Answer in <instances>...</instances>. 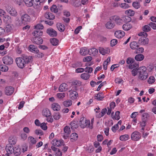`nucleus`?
<instances>
[{"instance_id": "1", "label": "nucleus", "mask_w": 156, "mask_h": 156, "mask_svg": "<svg viewBox=\"0 0 156 156\" xmlns=\"http://www.w3.org/2000/svg\"><path fill=\"white\" fill-rule=\"evenodd\" d=\"M33 58L32 56L23 55L22 57H17L16 59V62L18 66L20 69H23L26 65L32 62Z\"/></svg>"}, {"instance_id": "2", "label": "nucleus", "mask_w": 156, "mask_h": 156, "mask_svg": "<svg viewBox=\"0 0 156 156\" xmlns=\"http://www.w3.org/2000/svg\"><path fill=\"white\" fill-rule=\"evenodd\" d=\"M6 149L7 153L12 154L13 153L16 156L19 155L21 154V149L18 146L14 147L12 146L8 145L6 146Z\"/></svg>"}, {"instance_id": "3", "label": "nucleus", "mask_w": 156, "mask_h": 156, "mask_svg": "<svg viewBox=\"0 0 156 156\" xmlns=\"http://www.w3.org/2000/svg\"><path fill=\"white\" fill-rule=\"evenodd\" d=\"M139 73V78L141 80H145L147 78L148 74L146 68L143 66L139 68L138 70Z\"/></svg>"}, {"instance_id": "4", "label": "nucleus", "mask_w": 156, "mask_h": 156, "mask_svg": "<svg viewBox=\"0 0 156 156\" xmlns=\"http://www.w3.org/2000/svg\"><path fill=\"white\" fill-rule=\"evenodd\" d=\"M109 20H113L117 24L120 25L123 23V21L122 17L120 18L119 16L115 15L111 16L109 18Z\"/></svg>"}, {"instance_id": "5", "label": "nucleus", "mask_w": 156, "mask_h": 156, "mask_svg": "<svg viewBox=\"0 0 156 156\" xmlns=\"http://www.w3.org/2000/svg\"><path fill=\"white\" fill-rule=\"evenodd\" d=\"M3 62L4 64L6 65H10L13 62L12 58L10 56H5L2 59Z\"/></svg>"}, {"instance_id": "6", "label": "nucleus", "mask_w": 156, "mask_h": 156, "mask_svg": "<svg viewBox=\"0 0 156 156\" xmlns=\"http://www.w3.org/2000/svg\"><path fill=\"white\" fill-rule=\"evenodd\" d=\"M89 120H87L84 117L81 118L80 120V126L82 128H84L85 127H88Z\"/></svg>"}, {"instance_id": "7", "label": "nucleus", "mask_w": 156, "mask_h": 156, "mask_svg": "<svg viewBox=\"0 0 156 156\" xmlns=\"http://www.w3.org/2000/svg\"><path fill=\"white\" fill-rule=\"evenodd\" d=\"M141 137V133L137 131L134 132L131 135V139L134 141H138L140 139Z\"/></svg>"}, {"instance_id": "8", "label": "nucleus", "mask_w": 156, "mask_h": 156, "mask_svg": "<svg viewBox=\"0 0 156 156\" xmlns=\"http://www.w3.org/2000/svg\"><path fill=\"white\" fill-rule=\"evenodd\" d=\"M71 133L70 128L68 126H66L64 128V133H63V137L66 139L69 137Z\"/></svg>"}, {"instance_id": "9", "label": "nucleus", "mask_w": 156, "mask_h": 156, "mask_svg": "<svg viewBox=\"0 0 156 156\" xmlns=\"http://www.w3.org/2000/svg\"><path fill=\"white\" fill-rule=\"evenodd\" d=\"M151 30V28L148 25H145L143 27V30L145 32H143L142 33L141 32L140 33H139L138 34V35L139 36L143 35L144 36H146L147 37V34L145 32H148L150 31Z\"/></svg>"}, {"instance_id": "10", "label": "nucleus", "mask_w": 156, "mask_h": 156, "mask_svg": "<svg viewBox=\"0 0 156 156\" xmlns=\"http://www.w3.org/2000/svg\"><path fill=\"white\" fill-rule=\"evenodd\" d=\"M144 36L141 37L139 39L138 42L139 44L143 45H146L148 44L149 39Z\"/></svg>"}, {"instance_id": "11", "label": "nucleus", "mask_w": 156, "mask_h": 156, "mask_svg": "<svg viewBox=\"0 0 156 156\" xmlns=\"http://www.w3.org/2000/svg\"><path fill=\"white\" fill-rule=\"evenodd\" d=\"M14 91V88L10 86L6 87L5 89V94L8 96L11 95Z\"/></svg>"}, {"instance_id": "12", "label": "nucleus", "mask_w": 156, "mask_h": 156, "mask_svg": "<svg viewBox=\"0 0 156 156\" xmlns=\"http://www.w3.org/2000/svg\"><path fill=\"white\" fill-rule=\"evenodd\" d=\"M21 20L23 23L27 24L28 22L30 21V18L27 14H25L22 16Z\"/></svg>"}, {"instance_id": "13", "label": "nucleus", "mask_w": 156, "mask_h": 156, "mask_svg": "<svg viewBox=\"0 0 156 156\" xmlns=\"http://www.w3.org/2000/svg\"><path fill=\"white\" fill-rule=\"evenodd\" d=\"M32 41L37 44H40L42 43L43 40L42 38L40 37L34 36L32 39Z\"/></svg>"}, {"instance_id": "14", "label": "nucleus", "mask_w": 156, "mask_h": 156, "mask_svg": "<svg viewBox=\"0 0 156 156\" xmlns=\"http://www.w3.org/2000/svg\"><path fill=\"white\" fill-rule=\"evenodd\" d=\"M47 33L51 36L56 37L57 35V32L52 28H49L47 30Z\"/></svg>"}, {"instance_id": "15", "label": "nucleus", "mask_w": 156, "mask_h": 156, "mask_svg": "<svg viewBox=\"0 0 156 156\" xmlns=\"http://www.w3.org/2000/svg\"><path fill=\"white\" fill-rule=\"evenodd\" d=\"M113 20L109 21L107 22L105 24V27L107 29H112L115 26V24L112 22Z\"/></svg>"}, {"instance_id": "16", "label": "nucleus", "mask_w": 156, "mask_h": 156, "mask_svg": "<svg viewBox=\"0 0 156 156\" xmlns=\"http://www.w3.org/2000/svg\"><path fill=\"white\" fill-rule=\"evenodd\" d=\"M7 11L12 16H16L17 15V13L16 10L14 8H11V7H8L7 9Z\"/></svg>"}, {"instance_id": "17", "label": "nucleus", "mask_w": 156, "mask_h": 156, "mask_svg": "<svg viewBox=\"0 0 156 156\" xmlns=\"http://www.w3.org/2000/svg\"><path fill=\"white\" fill-rule=\"evenodd\" d=\"M125 35L124 31L121 30L116 31L115 33V36L118 38L122 37Z\"/></svg>"}, {"instance_id": "18", "label": "nucleus", "mask_w": 156, "mask_h": 156, "mask_svg": "<svg viewBox=\"0 0 156 156\" xmlns=\"http://www.w3.org/2000/svg\"><path fill=\"white\" fill-rule=\"evenodd\" d=\"M29 50L32 52L35 53H38L39 50L34 45H30L29 47Z\"/></svg>"}, {"instance_id": "19", "label": "nucleus", "mask_w": 156, "mask_h": 156, "mask_svg": "<svg viewBox=\"0 0 156 156\" xmlns=\"http://www.w3.org/2000/svg\"><path fill=\"white\" fill-rule=\"evenodd\" d=\"M51 143L53 145L57 147H60L63 143L60 140L54 139L52 141Z\"/></svg>"}, {"instance_id": "20", "label": "nucleus", "mask_w": 156, "mask_h": 156, "mask_svg": "<svg viewBox=\"0 0 156 156\" xmlns=\"http://www.w3.org/2000/svg\"><path fill=\"white\" fill-rule=\"evenodd\" d=\"M58 90L60 92H63L67 90V84L65 83L61 84L59 87Z\"/></svg>"}, {"instance_id": "21", "label": "nucleus", "mask_w": 156, "mask_h": 156, "mask_svg": "<svg viewBox=\"0 0 156 156\" xmlns=\"http://www.w3.org/2000/svg\"><path fill=\"white\" fill-rule=\"evenodd\" d=\"M56 25L57 29L60 32H63L65 29L64 25L61 23H57Z\"/></svg>"}, {"instance_id": "22", "label": "nucleus", "mask_w": 156, "mask_h": 156, "mask_svg": "<svg viewBox=\"0 0 156 156\" xmlns=\"http://www.w3.org/2000/svg\"><path fill=\"white\" fill-rule=\"evenodd\" d=\"M89 50L85 47L83 48L80 49V53L82 55H85L89 53Z\"/></svg>"}, {"instance_id": "23", "label": "nucleus", "mask_w": 156, "mask_h": 156, "mask_svg": "<svg viewBox=\"0 0 156 156\" xmlns=\"http://www.w3.org/2000/svg\"><path fill=\"white\" fill-rule=\"evenodd\" d=\"M44 16L45 18L50 20H53L55 18V16L54 15L49 12H46L44 14Z\"/></svg>"}, {"instance_id": "24", "label": "nucleus", "mask_w": 156, "mask_h": 156, "mask_svg": "<svg viewBox=\"0 0 156 156\" xmlns=\"http://www.w3.org/2000/svg\"><path fill=\"white\" fill-rule=\"evenodd\" d=\"M9 143L10 144V145L12 146L13 145L16 144L17 141V138L15 137L10 136L9 138Z\"/></svg>"}, {"instance_id": "25", "label": "nucleus", "mask_w": 156, "mask_h": 156, "mask_svg": "<svg viewBox=\"0 0 156 156\" xmlns=\"http://www.w3.org/2000/svg\"><path fill=\"white\" fill-rule=\"evenodd\" d=\"M89 54L90 55L95 56L97 55L98 53V51L96 48H93L89 50Z\"/></svg>"}, {"instance_id": "26", "label": "nucleus", "mask_w": 156, "mask_h": 156, "mask_svg": "<svg viewBox=\"0 0 156 156\" xmlns=\"http://www.w3.org/2000/svg\"><path fill=\"white\" fill-rule=\"evenodd\" d=\"M28 140L30 145L31 146L35 144L37 142V140H36L33 137L31 136H29L28 137Z\"/></svg>"}, {"instance_id": "27", "label": "nucleus", "mask_w": 156, "mask_h": 156, "mask_svg": "<svg viewBox=\"0 0 156 156\" xmlns=\"http://www.w3.org/2000/svg\"><path fill=\"white\" fill-rule=\"evenodd\" d=\"M114 112H112L111 113V116L113 119H115L118 120L120 118L119 116L120 112L119 111H116L115 114V116L114 115Z\"/></svg>"}, {"instance_id": "28", "label": "nucleus", "mask_w": 156, "mask_h": 156, "mask_svg": "<svg viewBox=\"0 0 156 156\" xmlns=\"http://www.w3.org/2000/svg\"><path fill=\"white\" fill-rule=\"evenodd\" d=\"M60 108V106L57 103H54L51 105V108L54 111H58Z\"/></svg>"}, {"instance_id": "29", "label": "nucleus", "mask_w": 156, "mask_h": 156, "mask_svg": "<svg viewBox=\"0 0 156 156\" xmlns=\"http://www.w3.org/2000/svg\"><path fill=\"white\" fill-rule=\"evenodd\" d=\"M130 47L132 49H136L139 47V45L136 41H133L130 43Z\"/></svg>"}, {"instance_id": "30", "label": "nucleus", "mask_w": 156, "mask_h": 156, "mask_svg": "<svg viewBox=\"0 0 156 156\" xmlns=\"http://www.w3.org/2000/svg\"><path fill=\"white\" fill-rule=\"evenodd\" d=\"M132 27V26L129 23H126L124 24L122 26L123 29L126 31H128L131 29Z\"/></svg>"}, {"instance_id": "31", "label": "nucleus", "mask_w": 156, "mask_h": 156, "mask_svg": "<svg viewBox=\"0 0 156 156\" xmlns=\"http://www.w3.org/2000/svg\"><path fill=\"white\" fill-rule=\"evenodd\" d=\"M42 114L46 117L50 116L51 115L50 111L48 109H45L43 110Z\"/></svg>"}, {"instance_id": "32", "label": "nucleus", "mask_w": 156, "mask_h": 156, "mask_svg": "<svg viewBox=\"0 0 156 156\" xmlns=\"http://www.w3.org/2000/svg\"><path fill=\"white\" fill-rule=\"evenodd\" d=\"M144 58V55L142 54H139L135 57V59L137 61H140L143 60Z\"/></svg>"}, {"instance_id": "33", "label": "nucleus", "mask_w": 156, "mask_h": 156, "mask_svg": "<svg viewBox=\"0 0 156 156\" xmlns=\"http://www.w3.org/2000/svg\"><path fill=\"white\" fill-rule=\"evenodd\" d=\"M13 27V26L12 24L9 23V24H7L6 26L5 30L7 33L10 32L12 30Z\"/></svg>"}, {"instance_id": "34", "label": "nucleus", "mask_w": 156, "mask_h": 156, "mask_svg": "<svg viewBox=\"0 0 156 156\" xmlns=\"http://www.w3.org/2000/svg\"><path fill=\"white\" fill-rule=\"evenodd\" d=\"M70 125L72 129H76L78 126V122L75 121H72L70 123Z\"/></svg>"}, {"instance_id": "35", "label": "nucleus", "mask_w": 156, "mask_h": 156, "mask_svg": "<svg viewBox=\"0 0 156 156\" xmlns=\"http://www.w3.org/2000/svg\"><path fill=\"white\" fill-rule=\"evenodd\" d=\"M82 83L80 81L77 80H76L73 81L72 82V85L76 87L80 86Z\"/></svg>"}, {"instance_id": "36", "label": "nucleus", "mask_w": 156, "mask_h": 156, "mask_svg": "<svg viewBox=\"0 0 156 156\" xmlns=\"http://www.w3.org/2000/svg\"><path fill=\"white\" fill-rule=\"evenodd\" d=\"M90 76V75L87 73H84L80 75L81 78L84 80H87Z\"/></svg>"}, {"instance_id": "37", "label": "nucleus", "mask_w": 156, "mask_h": 156, "mask_svg": "<svg viewBox=\"0 0 156 156\" xmlns=\"http://www.w3.org/2000/svg\"><path fill=\"white\" fill-rule=\"evenodd\" d=\"M50 42L52 45L53 46L57 45L58 44L59 41L55 38H52L50 40Z\"/></svg>"}, {"instance_id": "38", "label": "nucleus", "mask_w": 156, "mask_h": 156, "mask_svg": "<svg viewBox=\"0 0 156 156\" xmlns=\"http://www.w3.org/2000/svg\"><path fill=\"white\" fill-rule=\"evenodd\" d=\"M34 36L40 37L43 35V32L41 30H35L33 33Z\"/></svg>"}, {"instance_id": "39", "label": "nucleus", "mask_w": 156, "mask_h": 156, "mask_svg": "<svg viewBox=\"0 0 156 156\" xmlns=\"http://www.w3.org/2000/svg\"><path fill=\"white\" fill-rule=\"evenodd\" d=\"M122 20L123 21V23L124 22L128 23L129 22L131 21V19L129 16H125L122 17Z\"/></svg>"}, {"instance_id": "40", "label": "nucleus", "mask_w": 156, "mask_h": 156, "mask_svg": "<svg viewBox=\"0 0 156 156\" xmlns=\"http://www.w3.org/2000/svg\"><path fill=\"white\" fill-rule=\"evenodd\" d=\"M72 101L70 100H67L63 102V105L66 107H68L71 105Z\"/></svg>"}, {"instance_id": "41", "label": "nucleus", "mask_w": 156, "mask_h": 156, "mask_svg": "<svg viewBox=\"0 0 156 156\" xmlns=\"http://www.w3.org/2000/svg\"><path fill=\"white\" fill-rule=\"evenodd\" d=\"M110 57H108L106 60L103 63V67L104 69L105 70L107 69L108 64L110 62Z\"/></svg>"}, {"instance_id": "42", "label": "nucleus", "mask_w": 156, "mask_h": 156, "mask_svg": "<svg viewBox=\"0 0 156 156\" xmlns=\"http://www.w3.org/2000/svg\"><path fill=\"white\" fill-rule=\"evenodd\" d=\"M4 21L6 23H9L11 22V19L9 16L5 15L3 17Z\"/></svg>"}, {"instance_id": "43", "label": "nucleus", "mask_w": 156, "mask_h": 156, "mask_svg": "<svg viewBox=\"0 0 156 156\" xmlns=\"http://www.w3.org/2000/svg\"><path fill=\"white\" fill-rule=\"evenodd\" d=\"M9 69L8 67L6 65H0V70L2 71L6 72H7Z\"/></svg>"}, {"instance_id": "44", "label": "nucleus", "mask_w": 156, "mask_h": 156, "mask_svg": "<svg viewBox=\"0 0 156 156\" xmlns=\"http://www.w3.org/2000/svg\"><path fill=\"white\" fill-rule=\"evenodd\" d=\"M125 13L128 16H134L135 12L134 11L131 9H129L126 10L125 12Z\"/></svg>"}, {"instance_id": "45", "label": "nucleus", "mask_w": 156, "mask_h": 156, "mask_svg": "<svg viewBox=\"0 0 156 156\" xmlns=\"http://www.w3.org/2000/svg\"><path fill=\"white\" fill-rule=\"evenodd\" d=\"M26 5L28 7H31L33 5L32 0H23Z\"/></svg>"}, {"instance_id": "46", "label": "nucleus", "mask_w": 156, "mask_h": 156, "mask_svg": "<svg viewBox=\"0 0 156 156\" xmlns=\"http://www.w3.org/2000/svg\"><path fill=\"white\" fill-rule=\"evenodd\" d=\"M78 138V134L75 133H73L70 136V139L72 141L73 140H74L75 141Z\"/></svg>"}, {"instance_id": "47", "label": "nucleus", "mask_w": 156, "mask_h": 156, "mask_svg": "<svg viewBox=\"0 0 156 156\" xmlns=\"http://www.w3.org/2000/svg\"><path fill=\"white\" fill-rule=\"evenodd\" d=\"M129 136L127 134H125L120 136V140L122 141H126L128 140Z\"/></svg>"}, {"instance_id": "48", "label": "nucleus", "mask_w": 156, "mask_h": 156, "mask_svg": "<svg viewBox=\"0 0 156 156\" xmlns=\"http://www.w3.org/2000/svg\"><path fill=\"white\" fill-rule=\"evenodd\" d=\"M149 117V115L147 113H144L142 114L141 120L147 122Z\"/></svg>"}, {"instance_id": "49", "label": "nucleus", "mask_w": 156, "mask_h": 156, "mask_svg": "<svg viewBox=\"0 0 156 156\" xmlns=\"http://www.w3.org/2000/svg\"><path fill=\"white\" fill-rule=\"evenodd\" d=\"M70 93L69 94L70 98H74V97H77L78 96L77 93L76 91H71L69 90V91Z\"/></svg>"}, {"instance_id": "50", "label": "nucleus", "mask_w": 156, "mask_h": 156, "mask_svg": "<svg viewBox=\"0 0 156 156\" xmlns=\"http://www.w3.org/2000/svg\"><path fill=\"white\" fill-rule=\"evenodd\" d=\"M133 7L136 9L139 8L140 7V5L139 2H133L132 3Z\"/></svg>"}, {"instance_id": "51", "label": "nucleus", "mask_w": 156, "mask_h": 156, "mask_svg": "<svg viewBox=\"0 0 156 156\" xmlns=\"http://www.w3.org/2000/svg\"><path fill=\"white\" fill-rule=\"evenodd\" d=\"M50 9L51 12L55 13L57 12L58 11L57 6L55 5H53L51 7Z\"/></svg>"}, {"instance_id": "52", "label": "nucleus", "mask_w": 156, "mask_h": 156, "mask_svg": "<svg viewBox=\"0 0 156 156\" xmlns=\"http://www.w3.org/2000/svg\"><path fill=\"white\" fill-rule=\"evenodd\" d=\"M44 27L42 24H38L34 26V29L38 30H40L43 29Z\"/></svg>"}, {"instance_id": "53", "label": "nucleus", "mask_w": 156, "mask_h": 156, "mask_svg": "<svg viewBox=\"0 0 156 156\" xmlns=\"http://www.w3.org/2000/svg\"><path fill=\"white\" fill-rule=\"evenodd\" d=\"M84 70L85 72H87V73L89 74L90 73H91L92 72L93 69L91 67H87L84 69Z\"/></svg>"}, {"instance_id": "54", "label": "nucleus", "mask_w": 156, "mask_h": 156, "mask_svg": "<svg viewBox=\"0 0 156 156\" xmlns=\"http://www.w3.org/2000/svg\"><path fill=\"white\" fill-rule=\"evenodd\" d=\"M155 81V78L153 76H151L148 80V82L149 84H152Z\"/></svg>"}, {"instance_id": "55", "label": "nucleus", "mask_w": 156, "mask_h": 156, "mask_svg": "<svg viewBox=\"0 0 156 156\" xmlns=\"http://www.w3.org/2000/svg\"><path fill=\"white\" fill-rule=\"evenodd\" d=\"M53 117L55 119L57 120L60 118L61 115L59 113L56 112L55 113L53 116Z\"/></svg>"}, {"instance_id": "56", "label": "nucleus", "mask_w": 156, "mask_h": 156, "mask_svg": "<svg viewBox=\"0 0 156 156\" xmlns=\"http://www.w3.org/2000/svg\"><path fill=\"white\" fill-rule=\"evenodd\" d=\"M119 6L121 8L123 9H126L129 7V5L125 3H122Z\"/></svg>"}, {"instance_id": "57", "label": "nucleus", "mask_w": 156, "mask_h": 156, "mask_svg": "<svg viewBox=\"0 0 156 156\" xmlns=\"http://www.w3.org/2000/svg\"><path fill=\"white\" fill-rule=\"evenodd\" d=\"M134 62V60L132 58H128L126 60V63L127 64H132Z\"/></svg>"}, {"instance_id": "58", "label": "nucleus", "mask_w": 156, "mask_h": 156, "mask_svg": "<svg viewBox=\"0 0 156 156\" xmlns=\"http://www.w3.org/2000/svg\"><path fill=\"white\" fill-rule=\"evenodd\" d=\"M99 51L100 53L103 55H104L106 53H107V51L103 48L100 47Z\"/></svg>"}, {"instance_id": "59", "label": "nucleus", "mask_w": 156, "mask_h": 156, "mask_svg": "<svg viewBox=\"0 0 156 156\" xmlns=\"http://www.w3.org/2000/svg\"><path fill=\"white\" fill-rule=\"evenodd\" d=\"M92 57L90 56L85 57L83 59L84 62H88L91 61L92 59Z\"/></svg>"}, {"instance_id": "60", "label": "nucleus", "mask_w": 156, "mask_h": 156, "mask_svg": "<svg viewBox=\"0 0 156 156\" xmlns=\"http://www.w3.org/2000/svg\"><path fill=\"white\" fill-rule=\"evenodd\" d=\"M40 126L41 128L44 130H46L47 129L46 124L44 122L41 123Z\"/></svg>"}, {"instance_id": "61", "label": "nucleus", "mask_w": 156, "mask_h": 156, "mask_svg": "<svg viewBox=\"0 0 156 156\" xmlns=\"http://www.w3.org/2000/svg\"><path fill=\"white\" fill-rule=\"evenodd\" d=\"M147 121L141 120V121L140 122V127H145L147 124Z\"/></svg>"}, {"instance_id": "62", "label": "nucleus", "mask_w": 156, "mask_h": 156, "mask_svg": "<svg viewBox=\"0 0 156 156\" xmlns=\"http://www.w3.org/2000/svg\"><path fill=\"white\" fill-rule=\"evenodd\" d=\"M149 25L153 29L156 30V24L154 23L150 22Z\"/></svg>"}, {"instance_id": "63", "label": "nucleus", "mask_w": 156, "mask_h": 156, "mask_svg": "<svg viewBox=\"0 0 156 156\" xmlns=\"http://www.w3.org/2000/svg\"><path fill=\"white\" fill-rule=\"evenodd\" d=\"M118 41L116 39H113L111 41L110 44L112 46H114L117 43Z\"/></svg>"}, {"instance_id": "64", "label": "nucleus", "mask_w": 156, "mask_h": 156, "mask_svg": "<svg viewBox=\"0 0 156 156\" xmlns=\"http://www.w3.org/2000/svg\"><path fill=\"white\" fill-rule=\"evenodd\" d=\"M138 69H133L132 71V74L133 76H136L137 73H139L138 72Z\"/></svg>"}]
</instances>
